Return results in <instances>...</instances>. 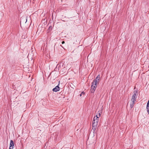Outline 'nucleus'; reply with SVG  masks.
Listing matches in <instances>:
<instances>
[{
  "instance_id": "nucleus-1",
  "label": "nucleus",
  "mask_w": 149,
  "mask_h": 149,
  "mask_svg": "<svg viewBox=\"0 0 149 149\" xmlns=\"http://www.w3.org/2000/svg\"><path fill=\"white\" fill-rule=\"evenodd\" d=\"M134 94L132 96L131 100H133L135 101L137 97V92L136 91H134L133 92Z\"/></svg>"
},
{
  "instance_id": "nucleus-2",
  "label": "nucleus",
  "mask_w": 149,
  "mask_h": 149,
  "mask_svg": "<svg viewBox=\"0 0 149 149\" xmlns=\"http://www.w3.org/2000/svg\"><path fill=\"white\" fill-rule=\"evenodd\" d=\"M98 122V120L96 119V122H92V129L94 130H96Z\"/></svg>"
},
{
  "instance_id": "nucleus-3",
  "label": "nucleus",
  "mask_w": 149,
  "mask_h": 149,
  "mask_svg": "<svg viewBox=\"0 0 149 149\" xmlns=\"http://www.w3.org/2000/svg\"><path fill=\"white\" fill-rule=\"evenodd\" d=\"M59 86V84L57 85V86H56V87L53 88V89H52V91H54V92H57L58 91H59L60 90V88L59 87V86Z\"/></svg>"
},
{
  "instance_id": "nucleus-4",
  "label": "nucleus",
  "mask_w": 149,
  "mask_h": 149,
  "mask_svg": "<svg viewBox=\"0 0 149 149\" xmlns=\"http://www.w3.org/2000/svg\"><path fill=\"white\" fill-rule=\"evenodd\" d=\"M14 145L13 141L11 140L9 148H11L13 149V148H14Z\"/></svg>"
},
{
  "instance_id": "nucleus-5",
  "label": "nucleus",
  "mask_w": 149,
  "mask_h": 149,
  "mask_svg": "<svg viewBox=\"0 0 149 149\" xmlns=\"http://www.w3.org/2000/svg\"><path fill=\"white\" fill-rule=\"evenodd\" d=\"M98 83V82H96V81H93L92 82L91 85H93V87L94 88H95V89H96L97 87L96 84H97Z\"/></svg>"
},
{
  "instance_id": "nucleus-6",
  "label": "nucleus",
  "mask_w": 149,
  "mask_h": 149,
  "mask_svg": "<svg viewBox=\"0 0 149 149\" xmlns=\"http://www.w3.org/2000/svg\"><path fill=\"white\" fill-rule=\"evenodd\" d=\"M100 78V76L98 75L97 77L93 81H96V82H99V80Z\"/></svg>"
},
{
  "instance_id": "nucleus-7",
  "label": "nucleus",
  "mask_w": 149,
  "mask_h": 149,
  "mask_svg": "<svg viewBox=\"0 0 149 149\" xmlns=\"http://www.w3.org/2000/svg\"><path fill=\"white\" fill-rule=\"evenodd\" d=\"M132 101V102H131V103H130V107L132 108L134 105V104H135V101H133V100H131Z\"/></svg>"
},
{
  "instance_id": "nucleus-8",
  "label": "nucleus",
  "mask_w": 149,
  "mask_h": 149,
  "mask_svg": "<svg viewBox=\"0 0 149 149\" xmlns=\"http://www.w3.org/2000/svg\"><path fill=\"white\" fill-rule=\"evenodd\" d=\"M91 93H94L95 90L96 89H95V88L93 87V85H91Z\"/></svg>"
},
{
  "instance_id": "nucleus-9",
  "label": "nucleus",
  "mask_w": 149,
  "mask_h": 149,
  "mask_svg": "<svg viewBox=\"0 0 149 149\" xmlns=\"http://www.w3.org/2000/svg\"><path fill=\"white\" fill-rule=\"evenodd\" d=\"M95 116H96V119L98 120V121L99 120V118L100 116V114L99 113V115H96Z\"/></svg>"
},
{
  "instance_id": "nucleus-10",
  "label": "nucleus",
  "mask_w": 149,
  "mask_h": 149,
  "mask_svg": "<svg viewBox=\"0 0 149 149\" xmlns=\"http://www.w3.org/2000/svg\"><path fill=\"white\" fill-rule=\"evenodd\" d=\"M147 111L148 112V113L149 114V105H147V107H146Z\"/></svg>"
},
{
  "instance_id": "nucleus-11",
  "label": "nucleus",
  "mask_w": 149,
  "mask_h": 149,
  "mask_svg": "<svg viewBox=\"0 0 149 149\" xmlns=\"http://www.w3.org/2000/svg\"><path fill=\"white\" fill-rule=\"evenodd\" d=\"M96 122V116H94L92 122Z\"/></svg>"
},
{
  "instance_id": "nucleus-12",
  "label": "nucleus",
  "mask_w": 149,
  "mask_h": 149,
  "mask_svg": "<svg viewBox=\"0 0 149 149\" xmlns=\"http://www.w3.org/2000/svg\"><path fill=\"white\" fill-rule=\"evenodd\" d=\"M52 29V26H49V28L48 29V31H49L50 30H51Z\"/></svg>"
},
{
  "instance_id": "nucleus-13",
  "label": "nucleus",
  "mask_w": 149,
  "mask_h": 149,
  "mask_svg": "<svg viewBox=\"0 0 149 149\" xmlns=\"http://www.w3.org/2000/svg\"><path fill=\"white\" fill-rule=\"evenodd\" d=\"M147 105H149V100H148V103H147Z\"/></svg>"
},
{
  "instance_id": "nucleus-14",
  "label": "nucleus",
  "mask_w": 149,
  "mask_h": 149,
  "mask_svg": "<svg viewBox=\"0 0 149 149\" xmlns=\"http://www.w3.org/2000/svg\"><path fill=\"white\" fill-rule=\"evenodd\" d=\"M81 93L82 94L84 95L85 93L84 92H82Z\"/></svg>"
},
{
  "instance_id": "nucleus-15",
  "label": "nucleus",
  "mask_w": 149,
  "mask_h": 149,
  "mask_svg": "<svg viewBox=\"0 0 149 149\" xmlns=\"http://www.w3.org/2000/svg\"><path fill=\"white\" fill-rule=\"evenodd\" d=\"M62 44H63L65 43V41H63L62 42Z\"/></svg>"
},
{
  "instance_id": "nucleus-16",
  "label": "nucleus",
  "mask_w": 149,
  "mask_h": 149,
  "mask_svg": "<svg viewBox=\"0 0 149 149\" xmlns=\"http://www.w3.org/2000/svg\"><path fill=\"white\" fill-rule=\"evenodd\" d=\"M60 67H61V66L60 65H59V66L58 67V70H59V68H60Z\"/></svg>"
},
{
  "instance_id": "nucleus-17",
  "label": "nucleus",
  "mask_w": 149,
  "mask_h": 149,
  "mask_svg": "<svg viewBox=\"0 0 149 149\" xmlns=\"http://www.w3.org/2000/svg\"><path fill=\"white\" fill-rule=\"evenodd\" d=\"M82 94H81H81H80V96H81V95H82Z\"/></svg>"
},
{
  "instance_id": "nucleus-18",
  "label": "nucleus",
  "mask_w": 149,
  "mask_h": 149,
  "mask_svg": "<svg viewBox=\"0 0 149 149\" xmlns=\"http://www.w3.org/2000/svg\"><path fill=\"white\" fill-rule=\"evenodd\" d=\"M9 149H12L11 148H9Z\"/></svg>"
}]
</instances>
